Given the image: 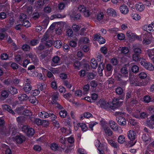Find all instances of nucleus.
Masks as SVG:
<instances>
[{
    "mask_svg": "<svg viewBox=\"0 0 154 154\" xmlns=\"http://www.w3.org/2000/svg\"><path fill=\"white\" fill-rule=\"evenodd\" d=\"M124 99V96L121 98L118 99L114 98L112 101L110 102H106L104 100H100L97 103V105L100 107L107 109H114L119 105V100L120 99L123 100Z\"/></svg>",
    "mask_w": 154,
    "mask_h": 154,
    "instance_id": "obj_1",
    "label": "nucleus"
},
{
    "mask_svg": "<svg viewBox=\"0 0 154 154\" xmlns=\"http://www.w3.org/2000/svg\"><path fill=\"white\" fill-rule=\"evenodd\" d=\"M104 14L102 12H99L96 15L97 19L99 21L102 20L104 18Z\"/></svg>",
    "mask_w": 154,
    "mask_h": 154,
    "instance_id": "obj_25",
    "label": "nucleus"
},
{
    "mask_svg": "<svg viewBox=\"0 0 154 154\" xmlns=\"http://www.w3.org/2000/svg\"><path fill=\"white\" fill-rule=\"evenodd\" d=\"M135 8L138 11L141 12L144 9V5L141 3H139L135 5Z\"/></svg>",
    "mask_w": 154,
    "mask_h": 154,
    "instance_id": "obj_18",
    "label": "nucleus"
},
{
    "mask_svg": "<svg viewBox=\"0 0 154 154\" xmlns=\"http://www.w3.org/2000/svg\"><path fill=\"white\" fill-rule=\"evenodd\" d=\"M138 113L140 115V116L135 115V116L136 118L138 119H143V118H145L147 117V114L145 112H143L140 113Z\"/></svg>",
    "mask_w": 154,
    "mask_h": 154,
    "instance_id": "obj_28",
    "label": "nucleus"
},
{
    "mask_svg": "<svg viewBox=\"0 0 154 154\" xmlns=\"http://www.w3.org/2000/svg\"><path fill=\"white\" fill-rule=\"evenodd\" d=\"M67 113L65 110H61L59 112V115L61 118H64L66 116Z\"/></svg>",
    "mask_w": 154,
    "mask_h": 154,
    "instance_id": "obj_45",
    "label": "nucleus"
},
{
    "mask_svg": "<svg viewBox=\"0 0 154 154\" xmlns=\"http://www.w3.org/2000/svg\"><path fill=\"white\" fill-rule=\"evenodd\" d=\"M144 101L148 103L151 101V98L149 96H146L143 98Z\"/></svg>",
    "mask_w": 154,
    "mask_h": 154,
    "instance_id": "obj_63",
    "label": "nucleus"
},
{
    "mask_svg": "<svg viewBox=\"0 0 154 154\" xmlns=\"http://www.w3.org/2000/svg\"><path fill=\"white\" fill-rule=\"evenodd\" d=\"M27 19V16L26 15L24 14H22L19 16L20 20L22 22H23L26 20Z\"/></svg>",
    "mask_w": 154,
    "mask_h": 154,
    "instance_id": "obj_38",
    "label": "nucleus"
},
{
    "mask_svg": "<svg viewBox=\"0 0 154 154\" xmlns=\"http://www.w3.org/2000/svg\"><path fill=\"white\" fill-rule=\"evenodd\" d=\"M13 141L17 143H21L25 139L24 137L20 134H17L12 137Z\"/></svg>",
    "mask_w": 154,
    "mask_h": 154,
    "instance_id": "obj_5",
    "label": "nucleus"
},
{
    "mask_svg": "<svg viewBox=\"0 0 154 154\" xmlns=\"http://www.w3.org/2000/svg\"><path fill=\"white\" fill-rule=\"evenodd\" d=\"M2 149L5 151L6 154H11V152L9 147L6 145L4 144L2 146Z\"/></svg>",
    "mask_w": 154,
    "mask_h": 154,
    "instance_id": "obj_17",
    "label": "nucleus"
},
{
    "mask_svg": "<svg viewBox=\"0 0 154 154\" xmlns=\"http://www.w3.org/2000/svg\"><path fill=\"white\" fill-rule=\"evenodd\" d=\"M132 18L133 19L136 20H138L140 19V16L137 14H133Z\"/></svg>",
    "mask_w": 154,
    "mask_h": 154,
    "instance_id": "obj_56",
    "label": "nucleus"
},
{
    "mask_svg": "<svg viewBox=\"0 0 154 154\" xmlns=\"http://www.w3.org/2000/svg\"><path fill=\"white\" fill-rule=\"evenodd\" d=\"M40 93L39 90L37 89H35L32 90L31 94L32 96L35 97L38 95Z\"/></svg>",
    "mask_w": 154,
    "mask_h": 154,
    "instance_id": "obj_49",
    "label": "nucleus"
},
{
    "mask_svg": "<svg viewBox=\"0 0 154 154\" xmlns=\"http://www.w3.org/2000/svg\"><path fill=\"white\" fill-rule=\"evenodd\" d=\"M149 135V133H147L143 134L142 136V139L146 143H148L150 142L151 138Z\"/></svg>",
    "mask_w": 154,
    "mask_h": 154,
    "instance_id": "obj_14",
    "label": "nucleus"
},
{
    "mask_svg": "<svg viewBox=\"0 0 154 154\" xmlns=\"http://www.w3.org/2000/svg\"><path fill=\"white\" fill-rule=\"evenodd\" d=\"M143 29L148 32V31L152 32L153 31L152 26L151 24L149 25H144L143 28Z\"/></svg>",
    "mask_w": 154,
    "mask_h": 154,
    "instance_id": "obj_22",
    "label": "nucleus"
},
{
    "mask_svg": "<svg viewBox=\"0 0 154 154\" xmlns=\"http://www.w3.org/2000/svg\"><path fill=\"white\" fill-rule=\"evenodd\" d=\"M109 124L112 128L114 131H117L118 130V126L116 123L112 120H110L109 122Z\"/></svg>",
    "mask_w": 154,
    "mask_h": 154,
    "instance_id": "obj_13",
    "label": "nucleus"
},
{
    "mask_svg": "<svg viewBox=\"0 0 154 154\" xmlns=\"http://www.w3.org/2000/svg\"><path fill=\"white\" fill-rule=\"evenodd\" d=\"M94 143L95 146L97 148V150L99 151V150H100V151H102V152H103V151L102 149H99L100 146L101 144V143L99 140H95L94 142Z\"/></svg>",
    "mask_w": 154,
    "mask_h": 154,
    "instance_id": "obj_35",
    "label": "nucleus"
},
{
    "mask_svg": "<svg viewBox=\"0 0 154 154\" xmlns=\"http://www.w3.org/2000/svg\"><path fill=\"white\" fill-rule=\"evenodd\" d=\"M32 120L34 121V122H35L38 125H41L42 121L39 119H35V118H32Z\"/></svg>",
    "mask_w": 154,
    "mask_h": 154,
    "instance_id": "obj_42",
    "label": "nucleus"
},
{
    "mask_svg": "<svg viewBox=\"0 0 154 154\" xmlns=\"http://www.w3.org/2000/svg\"><path fill=\"white\" fill-rule=\"evenodd\" d=\"M8 91L11 94H16L18 93L17 89L16 88L13 87H11L8 89Z\"/></svg>",
    "mask_w": 154,
    "mask_h": 154,
    "instance_id": "obj_33",
    "label": "nucleus"
},
{
    "mask_svg": "<svg viewBox=\"0 0 154 154\" xmlns=\"http://www.w3.org/2000/svg\"><path fill=\"white\" fill-rule=\"evenodd\" d=\"M38 116L41 118H47L50 116L49 113L45 111H42L39 112Z\"/></svg>",
    "mask_w": 154,
    "mask_h": 154,
    "instance_id": "obj_20",
    "label": "nucleus"
},
{
    "mask_svg": "<svg viewBox=\"0 0 154 154\" xmlns=\"http://www.w3.org/2000/svg\"><path fill=\"white\" fill-rule=\"evenodd\" d=\"M22 25L23 26L27 28L30 27L31 26V24L30 23L28 20H26L23 22H22Z\"/></svg>",
    "mask_w": 154,
    "mask_h": 154,
    "instance_id": "obj_44",
    "label": "nucleus"
},
{
    "mask_svg": "<svg viewBox=\"0 0 154 154\" xmlns=\"http://www.w3.org/2000/svg\"><path fill=\"white\" fill-rule=\"evenodd\" d=\"M49 121L46 120H42V122L41 125L43 127H46L49 125Z\"/></svg>",
    "mask_w": 154,
    "mask_h": 154,
    "instance_id": "obj_46",
    "label": "nucleus"
},
{
    "mask_svg": "<svg viewBox=\"0 0 154 154\" xmlns=\"http://www.w3.org/2000/svg\"><path fill=\"white\" fill-rule=\"evenodd\" d=\"M60 58L57 56H55L53 59L52 60L54 64H58L60 61Z\"/></svg>",
    "mask_w": 154,
    "mask_h": 154,
    "instance_id": "obj_57",
    "label": "nucleus"
},
{
    "mask_svg": "<svg viewBox=\"0 0 154 154\" xmlns=\"http://www.w3.org/2000/svg\"><path fill=\"white\" fill-rule=\"evenodd\" d=\"M86 9V8L84 5H80L78 8V10L81 13L85 11Z\"/></svg>",
    "mask_w": 154,
    "mask_h": 154,
    "instance_id": "obj_58",
    "label": "nucleus"
},
{
    "mask_svg": "<svg viewBox=\"0 0 154 154\" xmlns=\"http://www.w3.org/2000/svg\"><path fill=\"white\" fill-rule=\"evenodd\" d=\"M79 154H87V153L85 150L82 148H79L78 150Z\"/></svg>",
    "mask_w": 154,
    "mask_h": 154,
    "instance_id": "obj_64",
    "label": "nucleus"
},
{
    "mask_svg": "<svg viewBox=\"0 0 154 154\" xmlns=\"http://www.w3.org/2000/svg\"><path fill=\"white\" fill-rule=\"evenodd\" d=\"M54 45L56 48H60L61 47L62 42L60 40H58L54 42Z\"/></svg>",
    "mask_w": 154,
    "mask_h": 154,
    "instance_id": "obj_34",
    "label": "nucleus"
},
{
    "mask_svg": "<svg viewBox=\"0 0 154 154\" xmlns=\"http://www.w3.org/2000/svg\"><path fill=\"white\" fill-rule=\"evenodd\" d=\"M100 124L102 127V129L103 128V127H107L106 126L107 125V123L106 122V121L104 119H101L100 120Z\"/></svg>",
    "mask_w": 154,
    "mask_h": 154,
    "instance_id": "obj_52",
    "label": "nucleus"
},
{
    "mask_svg": "<svg viewBox=\"0 0 154 154\" xmlns=\"http://www.w3.org/2000/svg\"><path fill=\"white\" fill-rule=\"evenodd\" d=\"M2 107L4 110H7L9 112L12 114H14V111L11 109V107L8 105L3 104L2 105Z\"/></svg>",
    "mask_w": 154,
    "mask_h": 154,
    "instance_id": "obj_23",
    "label": "nucleus"
},
{
    "mask_svg": "<svg viewBox=\"0 0 154 154\" xmlns=\"http://www.w3.org/2000/svg\"><path fill=\"white\" fill-rule=\"evenodd\" d=\"M125 141V137L124 135H121L119 136L118 139V141L120 143H122Z\"/></svg>",
    "mask_w": 154,
    "mask_h": 154,
    "instance_id": "obj_37",
    "label": "nucleus"
},
{
    "mask_svg": "<svg viewBox=\"0 0 154 154\" xmlns=\"http://www.w3.org/2000/svg\"><path fill=\"white\" fill-rule=\"evenodd\" d=\"M72 28L75 32H77L80 29V27L78 25L73 24L72 26Z\"/></svg>",
    "mask_w": 154,
    "mask_h": 154,
    "instance_id": "obj_59",
    "label": "nucleus"
},
{
    "mask_svg": "<svg viewBox=\"0 0 154 154\" xmlns=\"http://www.w3.org/2000/svg\"><path fill=\"white\" fill-rule=\"evenodd\" d=\"M115 113L116 116H119L117 117L116 118L118 124L122 126L125 125H126L127 122L126 119L123 118L124 114L119 112H116Z\"/></svg>",
    "mask_w": 154,
    "mask_h": 154,
    "instance_id": "obj_2",
    "label": "nucleus"
},
{
    "mask_svg": "<svg viewBox=\"0 0 154 154\" xmlns=\"http://www.w3.org/2000/svg\"><path fill=\"white\" fill-rule=\"evenodd\" d=\"M133 50L134 54H138L141 53V49L139 48H136L135 47H134Z\"/></svg>",
    "mask_w": 154,
    "mask_h": 154,
    "instance_id": "obj_55",
    "label": "nucleus"
},
{
    "mask_svg": "<svg viewBox=\"0 0 154 154\" xmlns=\"http://www.w3.org/2000/svg\"><path fill=\"white\" fill-rule=\"evenodd\" d=\"M140 64L146 69L150 71H153L154 69V66L151 63L146 62L144 59L140 60Z\"/></svg>",
    "mask_w": 154,
    "mask_h": 154,
    "instance_id": "obj_3",
    "label": "nucleus"
},
{
    "mask_svg": "<svg viewBox=\"0 0 154 154\" xmlns=\"http://www.w3.org/2000/svg\"><path fill=\"white\" fill-rule=\"evenodd\" d=\"M105 134L106 136H111L112 134V132L111 129L108 127H105L102 129Z\"/></svg>",
    "mask_w": 154,
    "mask_h": 154,
    "instance_id": "obj_15",
    "label": "nucleus"
},
{
    "mask_svg": "<svg viewBox=\"0 0 154 154\" xmlns=\"http://www.w3.org/2000/svg\"><path fill=\"white\" fill-rule=\"evenodd\" d=\"M65 16H62L61 15L59 14H55L51 17V20H53L54 18H60L65 17Z\"/></svg>",
    "mask_w": 154,
    "mask_h": 154,
    "instance_id": "obj_54",
    "label": "nucleus"
},
{
    "mask_svg": "<svg viewBox=\"0 0 154 154\" xmlns=\"http://www.w3.org/2000/svg\"><path fill=\"white\" fill-rule=\"evenodd\" d=\"M120 71L122 75L123 76H127L128 75V70L126 67H123L121 69Z\"/></svg>",
    "mask_w": 154,
    "mask_h": 154,
    "instance_id": "obj_24",
    "label": "nucleus"
},
{
    "mask_svg": "<svg viewBox=\"0 0 154 154\" xmlns=\"http://www.w3.org/2000/svg\"><path fill=\"white\" fill-rule=\"evenodd\" d=\"M11 78L10 79H8L5 82V83L7 84H17L20 82V80L17 79H11Z\"/></svg>",
    "mask_w": 154,
    "mask_h": 154,
    "instance_id": "obj_12",
    "label": "nucleus"
},
{
    "mask_svg": "<svg viewBox=\"0 0 154 154\" xmlns=\"http://www.w3.org/2000/svg\"><path fill=\"white\" fill-rule=\"evenodd\" d=\"M98 63L95 58H92L91 61V66L94 69L96 68L97 66Z\"/></svg>",
    "mask_w": 154,
    "mask_h": 154,
    "instance_id": "obj_26",
    "label": "nucleus"
},
{
    "mask_svg": "<svg viewBox=\"0 0 154 154\" xmlns=\"http://www.w3.org/2000/svg\"><path fill=\"white\" fill-rule=\"evenodd\" d=\"M51 8L49 6H47L44 8V11L45 13H49L51 11Z\"/></svg>",
    "mask_w": 154,
    "mask_h": 154,
    "instance_id": "obj_51",
    "label": "nucleus"
},
{
    "mask_svg": "<svg viewBox=\"0 0 154 154\" xmlns=\"http://www.w3.org/2000/svg\"><path fill=\"white\" fill-rule=\"evenodd\" d=\"M28 99L29 100L30 103L35 105L37 104L38 103V100L36 99V98L35 97H28Z\"/></svg>",
    "mask_w": 154,
    "mask_h": 154,
    "instance_id": "obj_21",
    "label": "nucleus"
},
{
    "mask_svg": "<svg viewBox=\"0 0 154 154\" xmlns=\"http://www.w3.org/2000/svg\"><path fill=\"white\" fill-rule=\"evenodd\" d=\"M22 131L28 136H32L35 133V131L32 128H29L26 126H23Z\"/></svg>",
    "mask_w": 154,
    "mask_h": 154,
    "instance_id": "obj_4",
    "label": "nucleus"
},
{
    "mask_svg": "<svg viewBox=\"0 0 154 154\" xmlns=\"http://www.w3.org/2000/svg\"><path fill=\"white\" fill-rule=\"evenodd\" d=\"M53 32L52 31L48 30L45 33L44 35V37L43 38H50L52 37V35L51 34Z\"/></svg>",
    "mask_w": 154,
    "mask_h": 154,
    "instance_id": "obj_30",
    "label": "nucleus"
},
{
    "mask_svg": "<svg viewBox=\"0 0 154 154\" xmlns=\"http://www.w3.org/2000/svg\"><path fill=\"white\" fill-rule=\"evenodd\" d=\"M120 10L121 13L125 15L129 12V9L128 7L125 5H123L120 7Z\"/></svg>",
    "mask_w": 154,
    "mask_h": 154,
    "instance_id": "obj_11",
    "label": "nucleus"
},
{
    "mask_svg": "<svg viewBox=\"0 0 154 154\" xmlns=\"http://www.w3.org/2000/svg\"><path fill=\"white\" fill-rule=\"evenodd\" d=\"M47 39H42V42H45L46 43H45V45L47 46H50L52 45V43H53V42L52 40H49L48 41H47Z\"/></svg>",
    "mask_w": 154,
    "mask_h": 154,
    "instance_id": "obj_43",
    "label": "nucleus"
},
{
    "mask_svg": "<svg viewBox=\"0 0 154 154\" xmlns=\"http://www.w3.org/2000/svg\"><path fill=\"white\" fill-rule=\"evenodd\" d=\"M130 84L131 86H144L146 85L144 82L138 81L134 82H131Z\"/></svg>",
    "mask_w": 154,
    "mask_h": 154,
    "instance_id": "obj_29",
    "label": "nucleus"
},
{
    "mask_svg": "<svg viewBox=\"0 0 154 154\" xmlns=\"http://www.w3.org/2000/svg\"><path fill=\"white\" fill-rule=\"evenodd\" d=\"M26 83L24 87L23 88L25 91L26 93H29L31 89V87L30 85L29 80L28 79H26Z\"/></svg>",
    "mask_w": 154,
    "mask_h": 154,
    "instance_id": "obj_10",
    "label": "nucleus"
},
{
    "mask_svg": "<svg viewBox=\"0 0 154 154\" xmlns=\"http://www.w3.org/2000/svg\"><path fill=\"white\" fill-rule=\"evenodd\" d=\"M104 69V66L102 63H100L98 68V72L100 76H102L103 75L102 71Z\"/></svg>",
    "mask_w": 154,
    "mask_h": 154,
    "instance_id": "obj_32",
    "label": "nucleus"
},
{
    "mask_svg": "<svg viewBox=\"0 0 154 154\" xmlns=\"http://www.w3.org/2000/svg\"><path fill=\"white\" fill-rule=\"evenodd\" d=\"M139 70V68L138 66L134 65L131 68L132 71L134 73H137Z\"/></svg>",
    "mask_w": 154,
    "mask_h": 154,
    "instance_id": "obj_50",
    "label": "nucleus"
},
{
    "mask_svg": "<svg viewBox=\"0 0 154 154\" xmlns=\"http://www.w3.org/2000/svg\"><path fill=\"white\" fill-rule=\"evenodd\" d=\"M66 33L68 36L71 37L72 35L73 31L71 29H68L66 30Z\"/></svg>",
    "mask_w": 154,
    "mask_h": 154,
    "instance_id": "obj_60",
    "label": "nucleus"
},
{
    "mask_svg": "<svg viewBox=\"0 0 154 154\" xmlns=\"http://www.w3.org/2000/svg\"><path fill=\"white\" fill-rule=\"evenodd\" d=\"M50 148L53 151H55L58 149V146L57 144L53 143L51 145Z\"/></svg>",
    "mask_w": 154,
    "mask_h": 154,
    "instance_id": "obj_48",
    "label": "nucleus"
},
{
    "mask_svg": "<svg viewBox=\"0 0 154 154\" xmlns=\"http://www.w3.org/2000/svg\"><path fill=\"white\" fill-rule=\"evenodd\" d=\"M61 132L62 133H65L66 135L72 133V131L69 129V130H66L64 128H62L60 129Z\"/></svg>",
    "mask_w": 154,
    "mask_h": 154,
    "instance_id": "obj_40",
    "label": "nucleus"
},
{
    "mask_svg": "<svg viewBox=\"0 0 154 154\" xmlns=\"http://www.w3.org/2000/svg\"><path fill=\"white\" fill-rule=\"evenodd\" d=\"M147 53L150 58H152V57L154 55V48L148 50L147 51Z\"/></svg>",
    "mask_w": 154,
    "mask_h": 154,
    "instance_id": "obj_39",
    "label": "nucleus"
},
{
    "mask_svg": "<svg viewBox=\"0 0 154 154\" xmlns=\"http://www.w3.org/2000/svg\"><path fill=\"white\" fill-rule=\"evenodd\" d=\"M118 51L119 52L120 51L122 53L126 54V56L129 58H130L131 56V54L129 52V50L128 48H126V47L119 48H118Z\"/></svg>",
    "mask_w": 154,
    "mask_h": 154,
    "instance_id": "obj_8",
    "label": "nucleus"
},
{
    "mask_svg": "<svg viewBox=\"0 0 154 154\" xmlns=\"http://www.w3.org/2000/svg\"><path fill=\"white\" fill-rule=\"evenodd\" d=\"M74 66L75 68L77 69H79L80 66V63L78 61H76L74 64Z\"/></svg>",
    "mask_w": 154,
    "mask_h": 154,
    "instance_id": "obj_62",
    "label": "nucleus"
},
{
    "mask_svg": "<svg viewBox=\"0 0 154 154\" xmlns=\"http://www.w3.org/2000/svg\"><path fill=\"white\" fill-rule=\"evenodd\" d=\"M58 93H57L54 95L52 96L51 98V103L52 104H55L56 103V101L58 99Z\"/></svg>",
    "mask_w": 154,
    "mask_h": 154,
    "instance_id": "obj_31",
    "label": "nucleus"
},
{
    "mask_svg": "<svg viewBox=\"0 0 154 154\" xmlns=\"http://www.w3.org/2000/svg\"><path fill=\"white\" fill-rule=\"evenodd\" d=\"M25 9H26L28 14H30L32 12V7L31 6H28L27 5H25L23 7Z\"/></svg>",
    "mask_w": 154,
    "mask_h": 154,
    "instance_id": "obj_41",
    "label": "nucleus"
},
{
    "mask_svg": "<svg viewBox=\"0 0 154 154\" xmlns=\"http://www.w3.org/2000/svg\"><path fill=\"white\" fill-rule=\"evenodd\" d=\"M18 98L20 101H26L28 100V97L25 94H20L18 95Z\"/></svg>",
    "mask_w": 154,
    "mask_h": 154,
    "instance_id": "obj_27",
    "label": "nucleus"
},
{
    "mask_svg": "<svg viewBox=\"0 0 154 154\" xmlns=\"http://www.w3.org/2000/svg\"><path fill=\"white\" fill-rule=\"evenodd\" d=\"M113 70L112 66L109 64H107L106 66V69H105V75L107 76H110L112 73Z\"/></svg>",
    "mask_w": 154,
    "mask_h": 154,
    "instance_id": "obj_9",
    "label": "nucleus"
},
{
    "mask_svg": "<svg viewBox=\"0 0 154 154\" xmlns=\"http://www.w3.org/2000/svg\"><path fill=\"white\" fill-rule=\"evenodd\" d=\"M147 76L146 73L144 72H141L139 74V76L141 79H145L147 77Z\"/></svg>",
    "mask_w": 154,
    "mask_h": 154,
    "instance_id": "obj_47",
    "label": "nucleus"
},
{
    "mask_svg": "<svg viewBox=\"0 0 154 154\" xmlns=\"http://www.w3.org/2000/svg\"><path fill=\"white\" fill-rule=\"evenodd\" d=\"M128 138L131 141L134 140L137 137L135 131L133 130H129L127 133Z\"/></svg>",
    "mask_w": 154,
    "mask_h": 154,
    "instance_id": "obj_6",
    "label": "nucleus"
},
{
    "mask_svg": "<svg viewBox=\"0 0 154 154\" xmlns=\"http://www.w3.org/2000/svg\"><path fill=\"white\" fill-rule=\"evenodd\" d=\"M2 95L3 97L6 98L8 96V93L7 91L4 90L2 92Z\"/></svg>",
    "mask_w": 154,
    "mask_h": 154,
    "instance_id": "obj_61",
    "label": "nucleus"
},
{
    "mask_svg": "<svg viewBox=\"0 0 154 154\" xmlns=\"http://www.w3.org/2000/svg\"><path fill=\"white\" fill-rule=\"evenodd\" d=\"M74 129L75 131H77L79 128V124L77 120H75L73 122Z\"/></svg>",
    "mask_w": 154,
    "mask_h": 154,
    "instance_id": "obj_53",
    "label": "nucleus"
},
{
    "mask_svg": "<svg viewBox=\"0 0 154 154\" xmlns=\"http://www.w3.org/2000/svg\"><path fill=\"white\" fill-rule=\"evenodd\" d=\"M23 57L25 59H28L29 57L31 59L32 62L34 63L37 62L38 61L36 56L31 53L26 54L23 56Z\"/></svg>",
    "mask_w": 154,
    "mask_h": 154,
    "instance_id": "obj_7",
    "label": "nucleus"
},
{
    "mask_svg": "<svg viewBox=\"0 0 154 154\" xmlns=\"http://www.w3.org/2000/svg\"><path fill=\"white\" fill-rule=\"evenodd\" d=\"M107 13L110 16L115 17L116 16V11L113 9L109 8L107 10Z\"/></svg>",
    "mask_w": 154,
    "mask_h": 154,
    "instance_id": "obj_19",
    "label": "nucleus"
},
{
    "mask_svg": "<svg viewBox=\"0 0 154 154\" xmlns=\"http://www.w3.org/2000/svg\"><path fill=\"white\" fill-rule=\"evenodd\" d=\"M108 142L109 144H110L112 146L115 148H117L118 146V145L116 142H115L113 140H108Z\"/></svg>",
    "mask_w": 154,
    "mask_h": 154,
    "instance_id": "obj_36",
    "label": "nucleus"
},
{
    "mask_svg": "<svg viewBox=\"0 0 154 154\" xmlns=\"http://www.w3.org/2000/svg\"><path fill=\"white\" fill-rule=\"evenodd\" d=\"M127 36L129 38H139L138 36L135 33H132L130 31L127 32Z\"/></svg>",
    "mask_w": 154,
    "mask_h": 154,
    "instance_id": "obj_16",
    "label": "nucleus"
}]
</instances>
